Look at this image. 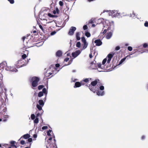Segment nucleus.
<instances>
[{"instance_id":"50","label":"nucleus","mask_w":148,"mask_h":148,"mask_svg":"<svg viewBox=\"0 0 148 148\" xmlns=\"http://www.w3.org/2000/svg\"><path fill=\"white\" fill-rule=\"evenodd\" d=\"M145 136L143 135L142 136V137L141 138V139L142 140H143L145 139Z\"/></svg>"},{"instance_id":"8","label":"nucleus","mask_w":148,"mask_h":148,"mask_svg":"<svg viewBox=\"0 0 148 148\" xmlns=\"http://www.w3.org/2000/svg\"><path fill=\"white\" fill-rule=\"evenodd\" d=\"M39 81V78L36 77H33L31 79L32 86L33 87L36 86L38 85V83Z\"/></svg>"},{"instance_id":"15","label":"nucleus","mask_w":148,"mask_h":148,"mask_svg":"<svg viewBox=\"0 0 148 148\" xmlns=\"http://www.w3.org/2000/svg\"><path fill=\"white\" fill-rule=\"evenodd\" d=\"M81 53V51L79 50H77L74 52H73L72 53V56L74 58H76Z\"/></svg>"},{"instance_id":"23","label":"nucleus","mask_w":148,"mask_h":148,"mask_svg":"<svg viewBox=\"0 0 148 148\" xmlns=\"http://www.w3.org/2000/svg\"><path fill=\"white\" fill-rule=\"evenodd\" d=\"M30 137V135L28 134H27L24 135L22 136L21 138L22 137H23V138L27 139L29 138Z\"/></svg>"},{"instance_id":"41","label":"nucleus","mask_w":148,"mask_h":148,"mask_svg":"<svg viewBox=\"0 0 148 148\" xmlns=\"http://www.w3.org/2000/svg\"><path fill=\"white\" fill-rule=\"evenodd\" d=\"M47 128H48L47 126H44L42 127V130H46V129H47Z\"/></svg>"},{"instance_id":"48","label":"nucleus","mask_w":148,"mask_h":148,"mask_svg":"<svg viewBox=\"0 0 148 148\" xmlns=\"http://www.w3.org/2000/svg\"><path fill=\"white\" fill-rule=\"evenodd\" d=\"M28 141L29 142H31L32 141V138H29L28 139Z\"/></svg>"},{"instance_id":"19","label":"nucleus","mask_w":148,"mask_h":148,"mask_svg":"<svg viewBox=\"0 0 148 148\" xmlns=\"http://www.w3.org/2000/svg\"><path fill=\"white\" fill-rule=\"evenodd\" d=\"M95 43L96 44V45L98 46L101 45L102 44V42L100 40H97L95 41Z\"/></svg>"},{"instance_id":"42","label":"nucleus","mask_w":148,"mask_h":148,"mask_svg":"<svg viewBox=\"0 0 148 148\" xmlns=\"http://www.w3.org/2000/svg\"><path fill=\"white\" fill-rule=\"evenodd\" d=\"M10 3L11 4H13L14 3V0H8Z\"/></svg>"},{"instance_id":"12","label":"nucleus","mask_w":148,"mask_h":148,"mask_svg":"<svg viewBox=\"0 0 148 148\" xmlns=\"http://www.w3.org/2000/svg\"><path fill=\"white\" fill-rule=\"evenodd\" d=\"M95 65L96 67V68H97V67H98V70L99 72L102 71V70L104 69V67L103 66H102L101 64V63H96L95 64Z\"/></svg>"},{"instance_id":"5","label":"nucleus","mask_w":148,"mask_h":148,"mask_svg":"<svg viewBox=\"0 0 148 148\" xmlns=\"http://www.w3.org/2000/svg\"><path fill=\"white\" fill-rule=\"evenodd\" d=\"M99 80H95L94 81H92L91 83V84L89 85L88 87L89 89L94 93H95L97 90V88L98 86H95L97 84H98V82L99 81Z\"/></svg>"},{"instance_id":"35","label":"nucleus","mask_w":148,"mask_h":148,"mask_svg":"<svg viewBox=\"0 0 148 148\" xmlns=\"http://www.w3.org/2000/svg\"><path fill=\"white\" fill-rule=\"evenodd\" d=\"M26 57H27V56H26V54H24L22 56V59L25 60V59L26 58Z\"/></svg>"},{"instance_id":"38","label":"nucleus","mask_w":148,"mask_h":148,"mask_svg":"<svg viewBox=\"0 0 148 148\" xmlns=\"http://www.w3.org/2000/svg\"><path fill=\"white\" fill-rule=\"evenodd\" d=\"M143 47L145 48L148 47V45L147 44L145 43L143 45Z\"/></svg>"},{"instance_id":"36","label":"nucleus","mask_w":148,"mask_h":148,"mask_svg":"<svg viewBox=\"0 0 148 148\" xmlns=\"http://www.w3.org/2000/svg\"><path fill=\"white\" fill-rule=\"evenodd\" d=\"M44 86L43 85H40L38 87V89L39 90H40L41 89L43 88Z\"/></svg>"},{"instance_id":"64","label":"nucleus","mask_w":148,"mask_h":148,"mask_svg":"<svg viewBox=\"0 0 148 148\" xmlns=\"http://www.w3.org/2000/svg\"><path fill=\"white\" fill-rule=\"evenodd\" d=\"M52 138L50 137L49 138V140H52Z\"/></svg>"},{"instance_id":"44","label":"nucleus","mask_w":148,"mask_h":148,"mask_svg":"<svg viewBox=\"0 0 148 148\" xmlns=\"http://www.w3.org/2000/svg\"><path fill=\"white\" fill-rule=\"evenodd\" d=\"M120 49V47L119 46H117L116 47L115 50L116 51H118Z\"/></svg>"},{"instance_id":"57","label":"nucleus","mask_w":148,"mask_h":148,"mask_svg":"<svg viewBox=\"0 0 148 148\" xmlns=\"http://www.w3.org/2000/svg\"><path fill=\"white\" fill-rule=\"evenodd\" d=\"M33 137L34 138H36L37 137V135L36 134H34L33 135Z\"/></svg>"},{"instance_id":"20","label":"nucleus","mask_w":148,"mask_h":148,"mask_svg":"<svg viewBox=\"0 0 148 148\" xmlns=\"http://www.w3.org/2000/svg\"><path fill=\"white\" fill-rule=\"evenodd\" d=\"M130 17L132 18H133L135 19L136 18H137L138 19L137 17V15L136 14L134 11L133 12L132 14H130Z\"/></svg>"},{"instance_id":"17","label":"nucleus","mask_w":148,"mask_h":148,"mask_svg":"<svg viewBox=\"0 0 148 148\" xmlns=\"http://www.w3.org/2000/svg\"><path fill=\"white\" fill-rule=\"evenodd\" d=\"M2 114L3 115L4 118L5 119L3 120V121L4 122H6L7 121V119L9 118V116L7 115V113H3Z\"/></svg>"},{"instance_id":"1","label":"nucleus","mask_w":148,"mask_h":148,"mask_svg":"<svg viewBox=\"0 0 148 148\" xmlns=\"http://www.w3.org/2000/svg\"><path fill=\"white\" fill-rule=\"evenodd\" d=\"M105 25L109 24V25L106 26V29H104L103 33H106L107 31H108L106 36V37L107 39H109L112 37V32L114 29V22L113 21L110 22L109 20H106L105 22Z\"/></svg>"},{"instance_id":"9","label":"nucleus","mask_w":148,"mask_h":148,"mask_svg":"<svg viewBox=\"0 0 148 148\" xmlns=\"http://www.w3.org/2000/svg\"><path fill=\"white\" fill-rule=\"evenodd\" d=\"M56 68L50 67L49 70H48L47 72L45 73V75L46 77H49L50 75L53 74V72L56 71Z\"/></svg>"},{"instance_id":"18","label":"nucleus","mask_w":148,"mask_h":148,"mask_svg":"<svg viewBox=\"0 0 148 148\" xmlns=\"http://www.w3.org/2000/svg\"><path fill=\"white\" fill-rule=\"evenodd\" d=\"M42 92H43V93L45 95V98L44 99V100L45 101L46 99V98L47 94V91L46 90V89L45 88H44L43 89Z\"/></svg>"},{"instance_id":"53","label":"nucleus","mask_w":148,"mask_h":148,"mask_svg":"<svg viewBox=\"0 0 148 148\" xmlns=\"http://www.w3.org/2000/svg\"><path fill=\"white\" fill-rule=\"evenodd\" d=\"M69 60V58H66L65 59L64 61H65L66 62H67Z\"/></svg>"},{"instance_id":"61","label":"nucleus","mask_w":148,"mask_h":148,"mask_svg":"<svg viewBox=\"0 0 148 148\" xmlns=\"http://www.w3.org/2000/svg\"><path fill=\"white\" fill-rule=\"evenodd\" d=\"M11 146H12V147H15V148H17V147L16 146V145H11Z\"/></svg>"},{"instance_id":"2","label":"nucleus","mask_w":148,"mask_h":148,"mask_svg":"<svg viewBox=\"0 0 148 148\" xmlns=\"http://www.w3.org/2000/svg\"><path fill=\"white\" fill-rule=\"evenodd\" d=\"M105 12H108L109 16H111L112 17H118L119 18H120L122 17V16H128V15H127L126 14L123 15V14H124V12L121 13L119 12V11L115 10H113L112 11L104 10L102 13H104Z\"/></svg>"},{"instance_id":"58","label":"nucleus","mask_w":148,"mask_h":148,"mask_svg":"<svg viewBox=\"0 0 148 148\" xmlns=\"http://www.w3.org/2000/svg\"><path fill=\"white\" fill-rule=\"evenodd\" d=\"M47 135H48V136H51V134H50V133H49V132H47Z\"/></svg>"},{"instance_id":"52","label":"nucleus","mask_w":148,"mask_h":148,"mask_svg":"<svg viewBox=\"0 0 148 148\" xmlns=\"http://www.w3.org/2000/svg\"><path fill=\"white\" fill-rule=\"evenodd\" d=\"M21 144L22 145H24L25 144V142L24 140H21Z\"/></svg>"},{"instance_id":"56","label":"nucleus","mask_w":148,"mask_h":148,"mask_svg":"<svg viewBox=\"0 0 148 148\" xmlns=\"http://www.w3.org/2000/svg\"><path fill=\"white\" fill-rule=\"evenodd\" d=\"M132 54H131L129 55H128V56H127L126 57V58H127L128 57L130 58H132V57L130 55Z\"/></svg>"},{"instance_id":"34","label":"nucleus","mask_w":148,"mask_h":148,"mask_svg":"<svg viewBox=\"0 0 148 148\" xmlns=\"http://www.w3.org/2000/svg\"><path fill=\"white\" fill-rule=\"evenodd\" d=\"M35 116L34 114H32L31 115V118L32 120H34L35 119Z\"/></svg>"},{"instance_id":"24","label":"nucleus","mask_w":148,"mask_h":148,"mask_svg":"<svg viewBox=\"0 0 148 148\" xmlns=\"http://www.w3.org/2000/svg\"><path fill=\"white\" fill-rule=\"evenodd\" d=\"M59 10L58 8H56L55 9L53 10V12L54 14H56V13L58 14L59 13Z\"/></svg>"},{"instance_id":"4","label":"nucleus","mask_w":148,"mask_h":148,"mask_svg":"<svg viewBox=\"0 0 148 148\" xmlns=\"http://www.w3.org/2000/svg\"><path fill=\"white\" fill-rule=\"evenodd\" d=\"M28 60L26 61L24 59H20L16 62L15 64V65L17 68H19L25 66L28 63Z\"/></svg>"},{"instance_id":"60","label":"nucleus","mask_w":148,"mask_h":148,"mask_svg":"<svg viewBox=\"0 0 148 148\" xmlns=\"http://www.w3.org/2000/svg\"><path fill=\"white\" fill-rule=\"evenodd\" d=\"M26 38V37H25V36H24V37H23V38H22V39H23V41H24V40Z\"/></svg>"},{"instance_id":"28","label":"nucleus","mask_w":148,"mask_h":148,"mask_svg":"<svg viewBox=\"0 0 148 148\" xmlns=\"http://www.w3.org/2000/svg\"><path fill=\"white\" fill-rule=\"evenodd\" d=\"M85 35L88 37H89L90 36V34L89 32H85Z\"/></svg>"},{"instance_id":"11","label":"nucleus","mask_w":148,"mask_h":148,"mask_svg":"<svg viewBox=\"0 0 148 148\" xmlns=\"http://www.w3.org/2000/svg\"><path fill=\"white\" fill-rule=\"evenodd\" d=\"M108 20H104L103 19V18H100L97 21V23L100 24L101 23H103V26L104 27H106V26L107 25L108 26L109 25V24L108 25H105L104 24L105 23V21H106Z\"/></svg>"},{"instance_id":"16","label":"nucleus","mask_w":148,"mask_h":148,"mask_svg":"<svg viewBox=\"0 0 148 148\" xmlns=\"http://www.w3.org/2000/svg\"><path fill=\"white\" fill-rule=\"evenodd\" d=\"M84 84L82 83V81H81V82H76L75 83V85L74 86V88L79 87L81 86L82 85Z\"/></svg>"},{"instance_id":"14","label":"nucleus","mask_w":148,"mask_h":148,"mask_svg":"<svg viewBox=\"0 0 148 148\" xmlns=\"http://www.w3.org/2000/svg\"><path fill=\"white\" fill-rule=\"evenodd\" d=\"M76 29V28L75 27H71L68 33V34L70 35H72L73 34L74 32L75 31Z\"/></svg>"},{"instance_id":"49","label":"nucleus","mask_w":148,"mask_h":148,"mask_svg":"<svg viewBox=\"0 0 148 148\" xmlns=\"http://www.w3.org/2000/svg\"><path fill=\"white\" fill-rule=\"evenodd\" d=\"M56 33V32L55 31L52 32L51 33V35L52 36L54 35Z\"/></svg>"},{"instance_id":"22","label":"nucleus","mask_w":148,"mask_h":148,"mask_svg":"<svg viewBox=\"0 0 148 148\" xmlns=\"http://www.w3.org/2000/svg\"><path fill=\"white\" fill-rule=\"evenodd\" d=\"M80 34L79 32H77L76 34V37L77 40H79L80 39Z\"/></svg>"},{"instance_id":"7","label":"nucleus","mask_w":148,"mask_h":148,"mask_svg":"<svg viewBox=\"0 0 148 148\" xmlns=\"http://www.w3.org/2000/svg\"><path fill=\"white\" fill-rule=\"evenodd\" d=\"M114 55V53H113L108 54L106 58L103 60L102 62V64L103 65H104L106 62L107 60V62L108 63H109L110 62L111 59Z\"/></svg>"},{"instance_id":"30","label":"nucleus","mask_w":148,"mask_h":148,"mask_svg":"<svg viewBox=\"0 0 148 148\" xmlns=\"http://www.w3.org/2000/svg\"><path fill=\"white\" fill-rule=\"evenodd\" d=\"M38 118H36V119L34 120V122L35 123H38Z\"/></svg>"},{"instance_id":"6","label":"nucleus","mask_w":148,"mask_h":148,"mask_svg":"<svg viewBox=\"0 0 148 148\" xmlns=\"http://www.w3.org/2000/svg\"><path fill=\"white\" fill-rule=\"evenodd\" d=\"M97 86H98L97 88V90L96 91V92L97 93V95L99 96H102L104 95V92L103 91L100 90H103L104 89V87L103 86H100V84H97Z\"/></svg>"},{"instance_id":"27","label":"nucleus","mask_w":148,"mask_h":148,"mask_svg":"<svg viewBox=\"0 0 148 148\" xmlns=\"http://www.w3.org/2000/svg\"><path fill=\"white\" fill-rule=\"evenodd\" d=\"M43 92L42 91H40L38 93V97H41L43 95Z\"/></svg>"},{"instance_id":"25","label":"nucleus","mask_w":148,"mask_h":148,"mask_svg":"<svg viewBox=\"0 0 148 148\" xmlns=\"http://www.w3.org/2000/svg\"><path fill=\"white\" fill-rule=\"evenodd\" d=\"M91 78H85L82 81V82H84L85 83L88 82L89 81L91 80Z\"/></svg>"},{"instance_id":"62","label":"nucleus","mask_w":148,"mask_h":148,"mask_svg":"<svg viewBox=\"0 0 148 148\" xmlns=\"http://www.w3.org/2000/svg\"><path fill=\"white\" fill-rule=\"evenodd\" d=\"M47 132H49V133L51 132H52V130H48Z\"/></svg>"},{"instance_id":"3","label":"nucleus","mask_w":148,"mask_h":148,"mask_svg":"<svg viewBox=\"0 0 148 148\" xmlns=\"http://www.w3.org/2000/svg\"><path fill=\"white\" fill-rule=\"evenodd\" d=\"M5 67V70L7 71L16 72L18 71L15 68H13L11 66H8L7 63L5 61L3 62L0 64V67L4 69Z\"/></svg>"},{"instance_id":"10","label":"nucleus","mask_w":148,"mask_h":148,"mask_svg":"<svg viewBox=\"0 0 148 148\" xmlns=\"http://www.w3.org/2000/svg\"><path fill=\"white\" fill-rule=\"evenodd\" d=\"M39 104H37L36 107L39 110H42V107L44 105L45 102L42 100H39L38 101Z\"/></svg>"},{"instance_id":"59","label":"nucleus","mask_w":148,"mask_h":148,"mask_svg":"<svg viewBox=\"0 0 148 148\" xmlns=\"http://www.w3.org/2000/svg\"><path fill=\"white\" fill-rule=\"evenodd\" d=\"M92 55L91 54H89V57L90 58H92Z\"/></svg>"},{"instance_id":"39","label":"nucleus","mask_w":148,"mask_h":148,"mask_svg":"<svg viewBox=\"0 0 148 148\" xmlns=\"http://www.w3.org/2000/svg\"><path fill=\"white\" fill-rule=\"evenodd\" d=\"M144 52L148 53V49H146L144 50L142 52H141V53H142Z\"/></svg>"},{"instance_id":"29","label":"nucleus","mask_w":148,"mask_h":148,"mask_svg":"<svg viewBox=\"0 0 148 148\" xmlns=\"http://www.w3.org/2000/svg\"><path fill=\"white\" fill-rule=\"evenodd\" d=\"M48 16H49V17H50L54 18V17H57L55 15H52L50 13H48Z\"/></svg>"},{"instance_id":"37","label":"nucleus","mask_w":148,"mask_h":148,"mask_svg":"<svg viewBox=\"0 0 148 148\" xmlns=\"http://www.w3.org/2000/svg\"><path fill=\"white\" fill-rule=\"evenodd\" d=\"M127 49L129 51H131L132 50V48L131 46H129L127 47Z\"/></svg>"},{"instance_id":"55","label":"nucleus","mask_w":148,"mask_h":148,"mask_svg":"<svg viewBox=\"0 0 148 148\" xmlns=\"http://www.w3.org/2000/svg\"><path fill=\"white\" fill-rule=\"evenodd\" d=\"M60 64H56L55 65V66L56 67H58L60 66Z\"/></svg>"},{"instance_id":"31","label":"nucleus","mask_w":148,"mask_h":148,"mask_svg":"<svg viewBox=\"0 0 148 148\" xmlns=\"http://www.w3.org/2000/svg\"><path fill=\"white\" fill-rule=\"evenodd\" d=\"M7 109L6 108H4L3 109V110L2 111V114H3V113H7Z\"/></svg>"},{"instance_id":"47","label":"nucleus","mask_w":148,"mask_h":148,"mask_svg":"<svg viewBox=\"0 0 148 148\" xmlns=\"http://www.w3.org/2000/svg\"><path fill=\"white\" fill-rule=\"evenodd\" d=\"M72 61H73V60L72 59H71L69 61V62H68V64L66 65H65V66L66 65H69L70 64H71V63H72Z\"/></svg>"},{"instance_id":"13","label":"nucleus","mask_w":148,"mask_h":148,"mask_svg":"<svg viewBox=\"0 0 148 148\" xmlns=\"http://www.w3.org/2000/svg\"><path fill=\"white\" fill-rule=\"evenodd\" d=\"M81 39L83 43L82 45L83 49H85L87 48L88 45V43L86 42V40L84 37H82Z\"/></svg>"},{"instance_id":"40","label":"nucleus","mask_w":148,"mask_h":148,"mask_svg":"<svg viewBox=\"0 0 148 148\" xmlns=\"http://www.w3.org/2000/svg\"><path fill=\"white\" fill-rule=\"evenodd\" d=\"M94 20L92 19H91L89 20L88 21V23L91 24L93 23Z\"/></svg>"},{"instance_id":"51","label":"nucleus","mask_w":148,"mask_h":148,"mask_svg":"<svg viewBox=\"0 0 148 148\" xmlns=\"http://www.w3.org/2000/svg\"><path fill=\"white\" fill-rule=\"evenodd\" d=\"M3 75L1 74H0V80H2L3 78Z\"/></svg>"},{"instance_id":"26","label":"nucleus","mask_w":148,"mask_h":148,"mask_svg":"<svg viewBox=\"0 0 148 148\" xmlns=\"http://www.w3.org/2000/svg\"><path fill=\"white\" fill-rule=\"evenodd\" d=\"M126 58V57L122 59L121 61H120L119 63V65L123 63V62L125 61Z\"/></svg>"},{"instance_id":"63","label":"nucleus","mask_w":148,"mask_h":148,"mask_svg":"<svg viewBox=\"0 0 148 148\" xmlns=\"http://www.w3.org/2000/svg\"><path fill=\"white\" fill-rule=\"evenodd\" d=\"M40 115V114L39 113H38L37 114V115H36V116H37V117H38V116H39Z\"/></svg>"},{"instance_id":"45","label":"nucleus","mask_w":148,"mask_h":148,"mask_svg":"<svg viewBox=\"0 0 148 148\" xmlns=\"http://www.w3.org/2000/svg\"><path fill=\"white\" fill-rule=\"evenodd\" d=\"M59 4L60 5L62 6L63 5V3L61 1H60L59 2Z\"/></svg>"},{"instance_id":"33","label":"nucleus","mask_w":148,"mask_h":148,"mask_svg":"<svg viewBox=\"0 0 148 148\" xmlns=\"http://www.w3.org/2000/svg\"><path fill=\"white\" fill-rule=\"evenodd\" d=\"M88 28V27L86 25H84L83 26V29L84 30H87Z\"/></svg>"},{"instance_id":"54","label":"nucleus","mask_w":148,"mask_h":148,"mask_svg":"<svg viewBox=\"0 0 148 148\" xmlns=\"http://www.w3.org/2000/svg\"><path fill=\"white\" fill-rule=\"evenodd\" d=\"M39 27L40 28V29H41L42 30H43V28L42 26L40 25H39Z\"/></svg>"},{"instance_id":"46","label":"nucleus","mask_w":148,"mask_h":148,"mask_svg":"<svg viewBox=\"0 0 148 148\" xmlns=\"http://www.w3.org/2000/svg\"><path fill=\"white\" fill-rule=\"evenodd\" d=\"M15 142L14 141H11L10 142V144L12 145H14V143H15Z\"/></svg>"},{"instance_id":"43","label":"nucleus","mask_w":148,"mask_h":148,"mask_svg":"<svg viewBox=\"0 0 148 148\" xmlns=\"http://www.w3.org/2000/svg\"><path fill=\"white\" fill-rule=\"evenodd\" d=\"M144 26L146 27H148V22L147 21H146V22L144 23Z\"/></svg>"},{"instance_id":"32","label":"nucleus","mask_w":148,"mask_h":148,"mask_svg":"<svg viewBox=\"0 0 148 148\" xmlns=\"http://www.w3.org/2000/svg\"><path fill=\"white\" fill-rule=\"evenodd\" d=\"M81 46V43L79 42H77L76 44V46L78 47H79Z\"/></svg>"},{"instance_id":"21","label":"nucleus","mask_w":148,"mask_h":148,"mask_svg":"<svg viewBox=\"0 0 148 148\" xmlns=\"http://www.w3.org/2000/svg\"><path fill=\"white\" fill-rule=\"evenodd\" d=\"M62 52L60 50L58 51L56 53V56L60 57L62 56Z\"/></svg>"}]
</instances>
